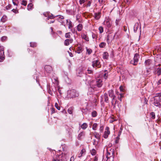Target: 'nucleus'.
<instances>
[{
    "mask_svg": "<svg viewBox=\"0 0 161 161\" xmlns=\"http://www.w3.org/2000/svg\"><path fill=\"white\" fill-rule=\"evenodd\" d=\"M139 58V56L138 53L135 54L133 60H132L130 61V64L134 65H136L138 61V59Z\"/></svg>",
    "mask_w": 161,
    "mask_h": 161,
    "instance_id": "39448f33",
    "label": "nucleus"
},
{
    "mask_svg": "<svg viewBox=\"0 0 161 161\" xmlns=\"http://www.w3.org/2000/svg\"><path fill=\"white\" fill-rule=\"evenodd\" d=\"M49 18H50V19H53L55 17H57V16H53V15L52 14H51V15H49Z\"/></svg>",
    "mask_w": 161,
    "mask_h": 161,
    "instance_id": "a18cd8bd",
    "label": "nucleus"
},
{
    "mask_svg": "<svg viewBox=\"0 0 161 161\" xmlns=\"http://www.w3.org/2000/svg\"><path fill=\"white\" fill-rule=\"evenodd\" d=\"M124 2L127 4H129L130 3L129 0H124Z\"/></svg>",
    "mask_w": 161,
    "mask_h": 161,
    "instance_id": "603ef678",
    "label": "nucleus"
},
{
    "mask_svg": "<svg viewBox=\"0 0 161 161\" xmlns=\"http://www.w3.org/2000/svg\"><path fill=\"white\" fill-rule=\"evenodd\" d=\"M7 20V17L6 15H3L1 19V21L3 23L5 22Z\"/></svg>",
    "mask_w": 161,
    "mask_h": 161,
    "instance_id": "f3484780",
    "label": "nucleus"
},
{
    "mask_svg": "<svg viewBox=\"0 0 161 161\" xmlns=\"http://www.w3.org/2000/svg\"><path fill=\"white\" fill-rule=\"evenodd\" d=\"M106 25L108 27H110L111 26V23L109 20H107L106 22Z\"/></svg>",
    "mask_w": 161,
    "mask_h": 161,
    "instance_id": "2f4dec72",
    "label": "nucleus"
},
{
    "mask_svg": "<svg viewBox=\"0 0 161 161\" xmlns=\"http://www.w3.org/2000/svg\"><path fill=\"white\" fill-rule=\"evenodd\" d=\"M161 101L158 97H156L154 98L153 104L155 106L160 107L161 104L159 102Z\"/></svg>",
    "mask_w": 161,
    "mask_h": 161,
    "instance_id": "423d86ee",
    "label": "nucleus"
},
{
    "mask_svg": "<svg viewBox=\"0 0 161 161\" xmlns=\"http://www.w3.org/2000/svg\"><path fill=\"white\" fill-rule=\"evenodd\" d=\"M123 97V96L122 94L119 93V95L118 97V98L119 99L120 101L121 102L122 101V98Z\"/></svg>",
    "mask_w": 161,
    "mask_h": 161,
    "instance_id": "473e14b6",
    "label": "nucleus"
},
{
    "mask_svg": "<svg viewBox=\"0 0 161 161\" xmlns=\"http://www.w3.org/2000/svg\"><path fill=\"white\" fill-rule=\"evenodd\" d=\"M21 4L24 6H25L27 5L26 1L24 0H23L22 1Z\"/></svg>",
    "mask_w": 161,
    "mask_h": 161,
    "instance_id": "c03bdc74",
    "label": "nucleus"
},
{
    "mask_svg": "<svg viewBox=\"0 0 161 161\" xmlns=\"http://www.w3.org/2000/svg\"><path fill=\"white\" fill-rule=\"evenodd\" d=\"M81 38L84 40H85L86 41H89V38L87 36V35L85 33H82L81 34Z\"/></svg>",
    "mask_w": 161,
    "mask_h": 161,
    "instance_id": "ddd939ff",
    "label": "nucleus"
},
{
    "mask_svg": "<svg viewBox=\"0 0 161 161\" xmlns=\"http://www.w3.org/2000/svg\"><path fill=\"white\" fill-rule=\"evenodd\" d=\"M86 53L88 55H90L92 52V50L91 49L88 48L87 47H86Z\"/></svg>",
    "mask_w": 161,
    "mask_h": 161,
    "instance_id": "c756f323",
    "label": "nucleus"
},
{
    "mask_svg": "<svg viewBox=\"0 0 161 161\" xmlns=\"http://www.w3.org/2000/svg\"><path fill=\"white\" fill-rule=\"evenodd\" d=\"M4 50L3 47L0 45V62H2L5 59Z\"/></svg>",
    "mask_w": 161,
    "mask_h": 161,
    "instance_id": "20e7f679",
    "label": "nucleus"
},
{
    "mask_svg": "<svg viewBox=\"0 0 161 161\" xmlns=\"http://www.w3.org/2000/svg\"><path fill=\"white\" fill-rule=\"evenodd\" d=\"M116 104H117V106L119 108L120 107L119 103V101H118L117 100H115L114 103V104H113V108H115Z\"/></svg>",
    "mask_w": 161,
    "mask_h": 161,
    "instance_id": "412c9836",
    "label": "nucleus"
},
{
    "mask_svg": "<svg viewBox=\"0 0 161 161\" xmlns=\"http://www.w3.org/2000/svg\"><path fill=\"white\" fill-rule=\"evenodd\" d=\"M33 5L31 3H30L28 5L27 9L28 10H31L33 8Z\"/></svg>",
    "mask_w": 161,
    "mask_h": 161,
    "instance_id": "b1692460",
    "label": "nucleus"
},
{
    "mask_svg": "<svg viewBox=\"0 0 161 161\" xmlns=\"http://www.w3.org/2000/svg\"><path fill=\"white\" fill-rule=\"evenodd\" d=\"M150 70L149 69H147L146 71L144 72V74L147 76L150 74Z\"/></svg>",
    "mask_w": 161,
    "mask_h": 161,
    "instance_id": "393cba45",
    "label": "nucleus"
},
{
    "mask_svg": "<svg viewBox=\"0 0 161 161\" xmlns=\"http://www.w3.org/2000/svg\"><path fill=\"white\" fill-rule=\"evenodd\" d=\"M153 72L154 74H157L158 76H159L161 74V68H155Z\"/></svg>",
    "mask_w": 161,
    "mask_h": 161,
    "instance_id": "6e6552de",
    "label": "nucleus"
},
{
    "mask_svg": "<svg viewBox=\"0 0 161 161\" xmlns=\"http://www.w3.org/2000/svg\"><path fill=\"white\" fill-rule=\"evenodd\" d=\"M92 37L93 39L95 38L96 37V34L94 33H92Z\"/></svg>",
    "mask_w": 161,
    "mask_h": 161,
    "instance_id": "bf43d9fd",
    "label": "nucleus"
},
{
    "mask_svg": "<svg viewBox=\"0 0 161 161\" xmlns=\"http://www.w3.org/2000/svg\"><path fill=\"white\" fill-rule=\"evenodd\" d=\"M18 1V0H12L13 3L14 5H17L16 3H15V1Z\"/></svg>",
    "mask_w": 161,
    "mask_h": 161,
    "instance_id": "e2e57ef3",
    "label": "nucleus"
},
{
    "mask_svg": "<svg viewBox=\"0 0 161 161\" xmlns=\"http://www.w3.org/2000/svg\"><path fill=\"white\" fill-rule=\"evenodd\" d=\"M44 69L46 72L49 73H50L52 71V67L49 65H47L45 66Z\"/></svg>",
    "mask_w": 161,
    "mask_h": 161,
    "instance_id": "1a4fd4ad",
    "label": "nucleus"
},
{
    "mask_svg": "<svg viewBox=\"0 0 161 161\" xmlns=\"http://www.w3.org/2000/svg\"><path fill=\"white\" fill-rule=\"evenodd\" d=\"M79 2L80 4H82L85 2V0H80Z\"/></svg>",
    "mask_w": 161,
    "mask_h": 161,
    "instance_id": "5fc2aeb1",
    "label": "nucleus"
},
{
    "mask_svg": "<svg viewBox=\"0 0 161 161\" xmlns=\"http://www.w3.org/2000/svg\"><path fill=\"white\" fill-rule=\"evenodd\" d=\"M86 152V150L85 149L83 148L80 151L78 157L80 158L81 157L84 155L85 154Z\"/></svg>",
    "mask_w": 161,
    "mask_h": 161,
    "instance_id": "dca6fc26",
    "label": "nucleus"
},
{
    "mask_svg": "<svg viewBox=\"0 0 161 161\" xmlns=\"http://www.w3.org/2000/svg\"><path fill=\"white\" fill-rule=\"evenodd\" d=\"M151 60L150 59H147L145 61V64L146 66H148L151 63Z\"/></svg>",
    "mask_w": 161,
    "mask_h": 161,
    "instance_id": "bb28decb",
    "label": "nucleus"
},
{
    "mask_svg": "<svg viewBox=\"0 0 161 161\" xmlns=\"http://www.w3.org/2000/svg\"><path fill=\"white\" fill-rule=\"evenodd\" d=\"M97 124L96 123L93 124L92 126V129L94 130H96L97 129Z\"/></svg>",
    "mask_w": 161,
    "mask_h": 161,
    "instance_id": "f704fd0d",
    "label": "nucleus"
},
{
    "mask_svg": "<svg viewBox=\"0 0 161 161\" xmlns=\"http://www.w3.org/2000/svg\"><path fill=\"white\" fill-rule=\"evenodd\" d=\"M83 28L82 25L81 24H79L77 26V30L78 31H80Z\"/></svg>",
    "mask_w": 161,
    "mask_h": 161,
    "instance_id": "5701e85b",
    "label": "nucleus"
},
{
    "mask_svg": "<svg viewBox=\"0 0 161 161\" xmlns=\"http://www.w3.org/2000/svg\"><path fill=\"white\" fill-rule=\"evenodd\" d=\"M109 55L108 53L106 52H104L103 54V58L104 59H107L108 58Z\"/></svg>",
    "mask_w": 161,
    "mask_h": 161,
    "instance_id": "a211bd4d",
    "label": "nucleus"
},
{
    "mask_svg": "<svg viewBox=\"0 0 161 161\" xmlns=\"http://www.w3.org/2000/svg\"><path fill=\"white\" fill-rule=\"evenodd\" d=\"M73 41V40L71 39H67L65 40L64 42V44L65 46H68L70 43H71Z\"/></svg>",
    "mask_w": 161,
    "mask_h": 161,
    "instance_id": "9b49d317",
    "label": "nucleus"
},
{
    "mask_svg": "<svg viewBox=\"0 0 161 161\" xmlns=\"http://www.w3.org/2000/svg\"><path fill=\"white\" fill-rule=\"evenodd\" d=\"M50 14L49 12H46L43 13L45 17H48L49 16Z\"/></svg>",
    "mask_w": 161,
    "mask_h": 161,
    "instance_id": "de8ad7c7",
    "label": "nucleus"
},
{
    "mask_svg": "<svg viewBox=\"0 0 161 161\" xmlns=\"http://www.w3.org/2000/svg\"><path fill=\"white\" fill-rule=\"evenodd\" d=\"M122 129L121 128H120V130L119 132L118 135V136L119 137V136H120V135L121 134V133L122 132Z\"/></svg>",
    "mask_w": 161,
    "mask_h": 161,
    "instance_id": "6e6d98bb",
    "label": "nucleus"
},
{
    "mask_svg": "<svg viewBox=\"0 0 161 161\" xmlns=\"http://www.w3.org/2000/svg\"><path fill=\"white\" fill-rule=\"evenodd\" d=\"M68 111L70 114L72 113V111L71 108H69L68 110Z\"/></svg>",
    "mask_w": 161,
    "mask_h": 161,
    "instance_id": "09e8293b",
    "label": "nucleus"
},
{
    "mask_svg": "<svg viewBox=\"0 0 161 161\" xmlns=\"http://www.w3.org/2000/svg\"><path fill=\"white\" fill-rule=\"evenodd\" d=\"M99 130L101 132H102L103 130V126H101Z\"/></svg>",
    "mask_w": 161,
    "mask_h": 161,
    "instance_id": "3c124183",
    "label": "nucleus"
},
{
    "mask_svg": "<svg viewBox=\"0 0 161 161\" xmlns=\"http://www.w3.org/2000/svg\"><path fill=\"white\" fill-rule=\"evenodd\" d=\"M158 98L161 101V92L159 93L158 95Z\"/></svg>",
    "mask_w": 161,
    "mask_h": 161,
    "instance_id": "052dcab7",
    "label": "nucleus"
},
{
    "mask_svg": "<svg viewBox=\"0 0 161 161\" xmlns=\"http://www.w3.org/2000/svg\"><path fill=\"white\" fill-rule=\"evenodd\" d=\"M97 113L96 111H93L92 113V116L93 117H95L97 116Z\"/></svg>",
    "mask_w": 161,
    "mask_h": 161,
    "instance_id": "c85d7f7f",
    "label": "nucleus"
},
{
    "mask_svg": "<svg viewBox=\"0 0 161 161\" xmlns=\"http://www.w3.org/2000/svg\"><path fill=\"white\" fill-rule=\"evenodd\" d=\"M100 15L99 13H95V18L97 19H98L100 18Z\"/></svg>",
    "mask_w": 161,
    "mask_h": 161,
    "instance_id": "72a5a7b5",
    "label": "nucleus"
},
{
    "mask_svg": "<svg viewBox=\"0 0 161 161\" xmlns=\"http://www.w3.org/2000/svg\"><path fill=\"white\" fill-rule=\"evenodd\" d=\"M83 50L82 47H78L77 49L75 51V52L77 53H78L79 54L81 53Z\"/></svg>",
    "mask_w": 161,
    "mask_h": 161,
    "instance_id": "6ab92c4d",
    "label": "nucleus"
},
{
    "mask_svg": "<svg viewBox=\"0 0 161 161\" xmlns=\"http://www.w3.org/2000/svg\"><path fill=\"white\" fill-rule=\"evenodd\" d=\"M85 135V133L84 132H80L78 135L77 136V139L79 140H81L82 138Z\"/></svg>",
    "mask_w": 161,
    "mask_h": 161,
    "instance_id": "2eb2a0df",
    "label": "nucleus"
},
{
    "mask_svg": "<svg viewBox=\"0 0 161 161\" xmlns=\"http://www.w3.org/2000/svg\"><path fill=\"white\" fill-rule=\"evenodd\" d=\"M57 156H58V158H60L59 157L60 156L61 157V155H57V157H58ZM53 160L54 161H62V159H60L58 158H54Z\"/></svg>",
    "mask_w": 161,
    "mask_h": 161,
    "instance_id": "c9c22d12",
    "label": "nucleus"
},
{
    "mask_svg": "<svg viewBox=\"0 0 161 161\" xmlns=\"http://www.w3.org/2000/svg\"><path fill=\"white\" fill-rule=\"evenodd\" d=\"M92 73V71L91 70L88 69L87 70V73L91 74Z\"/></svg>",
    "mask_w": 161,
    "mask_h": 161,
    "instance_id": "680f3d73",
    "label": "nucleus"
},
{
    "mask_svg": "<svg viewBox=\"0 0 161 161\" xmlns=\"http://www.w3.org/2000/svg\"><path fill=\"white\" fill-rule=\"evenodd\" d=\"M97 157L96 156H95L94 157V158L93 159V161H97Z\"/></svg>",
    "mask_w": 161,
    "mask_h": 161,
    "instance_id": "0e129e2a",
    "label": "nucleus"
},
{
    "mask_svg": "<svg viewBox=\"0 0 161 161\" xmlns=\"http://www.w3.org/2000/svg\"><path fill=\"white\" fill-rule=\"evenodd\" d=\"M68 93L70 97L74 98L77 97L79 96L78 93L75 90H72L68 91Z\"/></svg>",
    "mask_w": 161,
    "mask_h": 161,
    "instance_id": "7ed1b4c3",
    "label": "nucleus"
},
{
    "mask_svg": "<svg viewBox=\"0 0 161 161\" xmlns=\"http://www.w3.org/2000/svg\"><path fill=\"white\" fill-rule=\"evenodd\" d=\"M119 89H120V90L121 91V92H123V91L124 89H123V88L122 86H120L119 87Z\"/></svg>",
    "mask_w": 161,
    "mask_h": 161,
    "instance_id": "774afa93",
    "label": "nucleus"
},
{
    "mask_svg": "<svg viewBox=\"0 0 161 161\" xmlns=\"http://www.w3.org/2000/svg\"><path fill=\"white\" fill-rule=\"evenodd\" d=\"M95 137L97 139H100V135L98 133L95 132L94 134Z\"/></svg>",
    "mask_w": 161,
    "mask_h": 161,
    "instance_id": "4be33fe9",
    "label": "nucleus"
},
{
    "mask_svg": "<svg viewBox=\"0 0 161 161\" xmlns=\"http://www.w3.org/2000/svg\"><path fill=\"white\" fill-rule=\"evenodd\" d=\"M55 107L58 110H60V107L58 106V104L57 103H55Z\"/></svg>",
    "mask_w": 161,
    "mask_h": 161,
    "instance_id": "37998d69",
    "label": "nucleus"
},
{
    "mask_svg": "<svg viewBox=\"0 0 161 161\" xmlns=\"http://www.w3.org/2000/svg\"><path fill=\"white\" fill-rule=\"evenodd\" d=\"M103 97L105 102L107 103L108 102V98L107 93H105L103 95Z\"/></svg>",
    "mask_w": 161,
    "mask_h": 161,
    "instance_id": "4468645a",
    "label": "nucleus"
},
{
    "mask_svg": "<svg viewBox=\"0 0 161 161\" xmlns=\"http://www.w3.org/2000/svg\"><path fill=\"white\" fill-rule=\"evenodd\" d=\"M106 45V44L104 42H102L100 44L99 46L100 48L104 47Z\"/></svg>",
    "mask_w": 161,
    "mask_h": 161,
    "instance_id": "cd10ccee",
    "label": "nucleus"
},
{
    "mask_svg": "<svg viewBox=\"0 0 161 161\" xmlns=\"http://www.w3.org/2000/svg\"><path fill=\"white\" fill-rule=\"evenodd\" d=\"M103 85V82L102 79H98L93 80L90 83V87L93 89L101 87Z\"/></svg>",
    "mask_w": 161,
    "mask_h": 161,
    "instance_id": "f257e3e1",
    "label": "nucleus"
},
{
    "mask_svg": "<svg viewBox=\"0 0 161 161\" xmlns=\"http://www.w3.org/2000/svg\"><path fill=\"white\" fill-rule=\"evenodd\" d=\"M30 46L32 47H35L36 46L37 44L36 42H30Z\"/></svg>",
    "mask_w": 161,
    "mask_h": 161,
    "instance_id": "4c0bfd02",
    "label": "nucleus"
},
{
    "mask_svg": "<svg viewBox=\"0 0 161 161\" xmlns=\"http://www.w3.org/2000/svg\"><path fill=\"white\" fill-rule=\"evenodd\" d=\"M139 26V23H136L134 25V30L135 32H136Z\"/></svg>",
    "mask_w": 161,
    "mask_h": 161,
    "instance_id": "aec40b11",
    "label": "nucleus"
},
{
    "mask_svg": "<svg viewBox=\"0 0 161 161\" xmlns=\"http://www.w3.org/2000/svg\"><path fill=\"white\" fill-rule=\"evenodd\" d=\"M57 16H59V18L60 19H64V17L61 15H57Z\"/></svg>",
    "mask_w": 161,
    "mask_h": 161,
    "instance_id": "864d4df0",
    "label": "nucleus"
},
{
    "mask_svg": "<svg viewBox=\"0 0 161 161\" xmlns=\"http://www.w3.org/2000/svg\"><path fill=\"white\" fill-rule=\"evenodd\" d=\"M87 126L88 125L86 123H84L81 125V127L83 129L85 130L87 127Z\"/></svg>",
    "mask_w": 161,
    "mask_h": 161,
    "instance_id": "a878e982",
    "label": "nucleus"
},
{
    "mask_svg": "<svg viewBox=\"0 0 161 161\" xmlns=\"http://www.w3.org/2000/svg\"><path fill=\"white\" fill-rule=\"evenodd\" d=\"M70 34L71 33L70 32L66 33L65 36V37L66 38H69L70 37Z\"/></svg>",
    "mask_w": 161,
    "mask_h": 161,
    "instance_id": "e433bc0d",
    "label": "nucleus"
},
{
    "mask_svg": "<svg viewBox=\"0 0 161 161\" xmlns=\"http://www.w3.org/2000/svg\"><path fill=\"white\" fill-rule=\"evenodd\" d=\"M116 34V33H115L113 35V37H112V38H110V36L109 35H108L107 36V42L108 43H109L110 41H112L114 38L115 37V35Z\"/></svg>",
    "mask_w": 161,
    "mask_h": 161,
    "instance_id": "9d476101",
    "label": "nucleus"
},
{
    "mask_svg": "<svg viewBox=\"0 0 161 161\" xmlns=\"http://www.w3.org/2000/svg\"><path fill=\"white\" fill-rule=\"evenodd\" d=\"M106 131H105L103 137L105 138H107L108 136V135L110 133V131L109 130V128L108 127H107L105 129Z\"/></svg>",
    "mask_w": 161,
    "mask_h": 161,
    "instance_id": "0eeeda50",
    "label": "nucleus"
},
{
    "mask_svg": "<svg viewBox=\"0 0 161 161\" xmlns=\"http://www.w3.org/2000/svg\"><path fill=\"white\" fill-rule=\"evenodd\" d=\"M108 74H104V77L105 79H106L108 77Z\"/></svg>",
    "mask_w": 161,
    "mask_h": 161,
    "instance_id": "338daca9",
    "label": "nucleus"
},
{
    "mask_svg": "<svg viewBox=\"0 0 161 161\" xmlns=\"http://www.w3.org/2000/svg\"><path fill=\"white\" fill-rule=\"evenodd\" d=\"M108 93L109 96L111 98L115 96L114 94V91L112 90H109Z\"/></svg>",
    "mask_w": 161,
    "mask_h": 161,
    "instance_id": "f8f14e48",
    "label": "nucleus"
},
{
    "mask_svg": "<svg viewBox=\"0 0 161 161\" xmlns=\"http://www.w3.org/2000/svg\"><path fill=\"white\" fill-rule=\"evenodd\" d=\"M91 2L90 1H88V2L87 4V7H90L91 6Z\"/></svg>",
    "mask_w": 161,
    "mask_h": 161,
    "instance_id": "4d7b16f0",
    "label": "nucleus"
},
{
    "mask_svg": "<svg viewBox=\"0 0 161 161\" xmlns=\"http://www.w3.org/2000/svg\"><path fill=\"white\" fill-rule=\"evenodd\" d=\"M7 37L6 36H3L1 38V41H4L6 40Z\"/></svg>",
    "mask_w": 161,
    "mask_h": 161,
    "instance_id": "49530a36",
    "label": "nucleus"
},
{
    "mask_svg": "<svg viewBox=\"0 0 161 161\" xmlns=\"http://www.w3.org/2000/svg\"><path fill=\"white\" fill-rule=\"evenodd\" d=\"M68 24L69 25L68 28L69 29H70L73 27V26L72 24V22L70 20H69V22Z\"/></svg>",
    "mask_w": 161,
    "mask_h": 161,
    "instance_id": "a19ab883",
    "label": "nucleus"
},
{
    "mask_svg": "<svg viewBox=\"0 0 161 161\" xmlns=\"http://www.w3.org/2000/svg\"><path fill=\"white\" fill-rule=\"evenodd\" d=\"M92 66L93 68H99L101 65L99 60L98 59H94L92 62Z\"/></svg>",
    "mask_w": 161,
    "mask_h": 161,
    "instance_id": "f03ea898",
    "label": "nucleus"
},
{
    "mask_svg": "<svg viewBox=\"0 0 161 161\" xmlns=\"http://www.w3.org/2000/svg\"><path fill=\"white\" fill-rule=\"evenodd\" d=\"M91 153L92 155H95L96 154V150L94 149H93L91 152Z\"/></svg>",
    "mask_w": 161,
    "mask_h": 161,
    "instance_id": "ea45409f",
    "label": "nucleus"
},
{
    "mask_svg": "<svg viewBox=\"0 0 161 161\" xmlns=\"http://www.w3.org/2000/svg\"><path fill=\"white\" fill-rule=\"evenodd\" d=\"M99 30L100 33H102L103 32V28L102 26H100L99 28Z\"/></svg>",
    "mask_w": 161,
    "mask_h": 161,
    "instance_id": "58836bf2",
    "label": "nucleus"
},
{
    "mask_svg": "<svg viewBox=\"0 0 161 161\" xmlns=\"http://www.w3.org/2000/svg\"><path fill=\"white\" fill-rule=\"evenodd\" d=\"M150 116H151V118L153 119H154L155 117V114L153 112H152L150 114Z\"/></svg>",
    "mask_w": 161,
    "mask_h": 161,
    "instance_id": "7c9ffc66",
    "label": "nucleus"
},
{
    "mask_svg": "<svg viewBox=\"0 0 161 161\" xmlns=\"http://www.w3.org/2000/svg\"><path fill=\"white\" fill-rule=\"evenodd\" d=\"M10 7H11V5H8L6 7V9L8 10V9H9L10 8Z\"/></svg>",
    "mask_w": 161,
    "mask_h": 161,
    "instance_id": "13d9d810",
    "label": "nucleus"
},
{
    "mask_svg": "<svg viewBox=\"0 0 161 161\" xmlns=\"http://www.w3.org/2000/svg\"><path fill=\"white\" fill-rule=\"evenodd\" d=\"M74 158L73 156H72L71 157L70 161H74Z\"/></svg>",
    "mask_w": 161,
    "mask_h": 161,
    "instance_id": "69168bd1",
    "label": "nucleus"
},
{
    "mask_svg": "<svg viewBox=\"0 0 161 161\" xmlns=\"http://www.w3.org/2000/svg\"><path fill=\"white\" fill-rule=\"evenodd\" d=\"M112 98V101H111V103L112 105L113 104V102H115V100H116L115 98H116V96H114V97H113Z\"/></svg>",
    "mask_w": 161,
    "mask_h": 161,
    "instance_id": "79ce46f5",
    "label": "nucleus"
},
{
    "mask_svg": "<svg viewBox=\"0 0 161 161\" xmlns=\"http://www.w3.org/2000/svg\"><path fill=\"white\" fill-rule=\"evenodd\" d=\"M119 137L117 136L116 137V139L115 141V142L116 143H118L119 142Z\"/></svg>",
    "mask_w": 161,
    "mask_h": 161,
    "instance_id": "8fccbe9b",
    "label": "nucleus"
}]
</instances>
